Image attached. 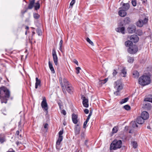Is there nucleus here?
Returning a JSON list of instances; mask_svg holds the SVG:
<instances>
[{
    "mask_svg": "<svg viewBox=\"0 0 152 152\" xmlns=\"http://www.w3.org/2000/svg\"><path fill=\"white\" fill-rule=\"evenodd\" d=\"M10 96V91L7 88L3 87L0 88V99L2 103H6L7 99Z\"/></svg>",
    "mask_w": 152,
    "mask_h": 152,
    "instance_id": "1",
    "label": "nucleus"
},
{
    "mask_svg": "<svg viewBox=\"0 0 152 152\" xmlns=\"http://www.w3.org/2000/svg\"><path fill=\"white\" fill-rule=\"evenodd\" d=\"M151 81V79L149 76L143 75L139 78L138 83L141 85L145 86L150 83Z\"/></svg>",
    "mask_w": 152,
    "mask_h": 152,
    "instance_id": "2",
    "label": "nucleus"
},
{
    "mask_svg": "<svg viewBox=\"0 0 152 152\" xmlns=\"http://www.w3.org/2000/svg\"><path fill=\"white\" fill-rule=\"evenodd\" d=\"M122 141L121 140H114L110 146V150H115L121 147Z\"/></svg>",
    "mask_w": 152,
    "mask_h": 152,
    "instance_id": "3",
    "label": "nucleus"
},
{
    "mask_svg": "<svg viewBox=\"0 0 152 152\" xmlns=\"http://www.w3.org/2000/svg\"><path fill=\"white\" fill-rule=\"evenodd\" d=\"M35 0H29V4L28 5V9H32L34 7L35 10H37L40 7L39 1H37L34 4Z\"/></svg>",
    "mask_w": 152,
    "mask_h": 152,
    "instance_id": "4",
    "label": "nucleus"
},
{
    "mask_svg": "<svg viewBox=\"0 0 152 152\" xmlns=\"http://www.w3.org/2000/svg\"><path fill=\"white\" fill-rule=\"evenodd\" d=\"M59 82L61 85L63 91L64 93H66V91L64 88V85L65 87L69 86L68 82L67 80L65 78H64L62 80L61 78H59Z\"/></svg>",
    "mask_w": 152,
    "mask_h": 152,
    "instance_id": "5",
    "label": "nucleus"
},
{
    "mask_svg": "<svg viewBox=\"0 0 152 152\" xmlns=\"http://www.w3.org/2000/svg\"><path fill=\"white\" fill-rule=\"evenodd\" d=\"M64 132L63 129L60 130L58 132V138L56 142V148L57 149H58V147L60 144L61 142L63 140V136L62 135L63 134Z\"/></svg>",
    "mask_w": 152,
    "mask_h": 152,
    "instance_id": "6",
    "label": "nucleus"
},
{
    "mask_svg": "<svg viewBox=\"0 0 152 152\" xmlns=\"http://www.w3.org/2000/svg\"><path fill=\"white\" fill-rule=\"evenodd\" d=\"M138 48L137 46L134 45L130 46L128 49V52L132 54L135 53L138 51Z\"/></svg>",
    "mask_w": 152,
    "mask_h": 152,
    "instance_id": "7",
    "label": "nucleus"
},
{
    "mask_svg": "<svg viewBox=\"0 0 152 152\" xmlns=\"http://www.w3.org/2000/svg\"><path fill=\"white\" fill-rule=\"evenodd\" d=\"M114 87L118 92H119L123 88V86L121 83L120 81L118 80L116 81L114 83Z\"/></svg>",
    "mask_w": 152,
    "mask_h": 152,
    "instance_id": "8",
    "label": "nucleus"
},
{
    "mask_svg": "<svg viewBox=\"0 0 152 152\" xmlns=\"http://www.w3.org/2000/svg\"><path fill=\"white\" fill-rule=\"evenodd\" d=\"M148 21V18H144L143 20L141 19H140L137 22L136 25L137 26L139 27H142V26L144 24L146 23Z\"/></svg>",
    "mask_w": 152,
    "mask_h": 152,
    "instance_id": "9",
    "label": "nucleus"
},
{
    "mask_svg": "<svg viewBox=\"0 0 152 152\" xmlns=\"http://www.w3.org/2000/svg\"><path fill=\"white\" fill-rule=\"evenodd\" d=\"M41 106L43 109L46 112V113H48V106L45 97H43V101L41 103Z\"/></svg>",
    "mask_w": 152,
    "mask_h": 152,
    "instance_id": "10",
    "label": "nucleus"
},
{
    "mask_svg": "<svg viewBox=\"0 0 152 152\" xmlns=\"http://www.w3.org/2000/svg\"><path fill=\"white\" fill-rule=\"evenodd\" d=\"M136 26L132 24L130 25L127 28V31L129 34L133 33L135 31Z\"/></svg>",
    "mask_w": 152,
    "mask_h": 152,
    "instance_id": "11",
    "label": "nucleus"
},
{
    "mask_svg": "<svg viewBox=\"0 0 152 152\" xmlns=\"http://www.w3.org/2000/svg\"><path fill=\"white\" fill-rule=\"evenodd\" d=\"M130 39L132 43V42L135 43L138 42L139 38L137 35H133L131 36Z\"/></svg>",
    "mask_w": 152,
    "mask_h": 152,
    "instance_id": "12",
    "label": "nucleus"
},
{
    "mask_svg": "<svg viewBox=\"0 0 152 152\" xmlns=\"http://www.w3.org/2000/svg\"><path fill=\"white\" fill-rule=\"evenodd\" d=\"M82 98L83 99V104L84 106L86 107H88V99L83 96H82Z\"/></svg>",
    "mask_w": 152,
    "mask_h": 152,
    "instance_id": "13",
    "label": "nucleus"
},
{
    "mask_svg": "<svg viewBox=\"0 0 152 152\" xmlns=\"http://www.w3.org/2000/svg\"><path fill=\"white\" fill-rule=\"evenodd\" d=\"M130 6L128 3H123L121 7L119 8V9H123L126 11L129 8Z\"/></svg>",
    "mask_w": 152,
    "mask_h": 152,
    "instance_id": "14",
    "label": "nucleus"
},
{
    "mask_svg": "<svg viewBox=\"0 0 152 152\" xmlns=\"http://www.w3.org/2000/svg\"><path fill=\"white\" fill-rule=\"evenodd\" d=\"M141 117L145 120L149 118V114L146 111H144L142 113Z\"/></svg>",
    "mask_w": 152,
    "mask_h": 152,
    "instance_id": "15",
    "label": "nucleus"
},
{
    "mask_svg": "<svg viewBox=\"0 0 152 152\" xmlns=\"http://www.w3.org/2000/svg\"><path fill=\"white\" fill-rule=\"evenodd\" d=\"M80 131V127L78 124L75 126V135H78L79 134Z\"/></svg>",
    "mask_w": 152,
    "mask_h": 152,
    "instance_id": "16",
    "label": "nucleus"
},
{
    "mask_svg": "<svg viewBox=\"0 0 152 152\" xmlns=\"http://www.w3.org/2000/svg\"><path fill=\"white\" fill-rule=\"evenodd\" d=\"M72 120L73 122L75 124H76L77 123V115L74 113L72 115Z\"/></svg>",
    "mask_w": 152,
    "mask_h": 152,
    "instance_id": "17",
    "label": "nucleus"
},
{
    "mask_svg": "<svg viewBox=\"0 0 152 152\" xmlns=\"http://www.w3.org/2000/svg\"><path fill=\"white\" fill-rule=\"evenodd\" d=\"M119 15L122 17H124L127 15V13L126 11L123 10L121 9L118 12Z\"/></svg>",
    "mask_w": 152,
    "mask_h": 152,
    "instance_id": "18",
    "label": "nucleus"
},
{
    "mask_svg": "<svg viewBox=\"0 0 152 152\" xmlns=\"http://www.w3.org/2000/svg\"><path fill=\"white\" fill-rule=\"evenodd\" d=\"M144 120H145L141 117H139L137 118V124H142L144 122Z\"/></svg>",
    "mask_w": 152,
    "mask_h": 152,
    "instance_id": "19",
    "label": "nucleus"
},
{
    "mask_svg": "<svg viewBox=\"0 0 152 152\" xmlns=\"http://www.w3.org/2000/svg\"><path fill=\"white\" fill-rule=\"evenodd\" d=\"M116 31L119 32H121L123 34H125V27H118L116 29Z\"/></svg>",
    "mask_w": 152,
    "mask_h": 152,
    "instance_id": "20",
    "label": "nucleus"
},
{
    "mask_svg": "<svg viewBox=\"0 0 152 152\" xmlns=\"http://www.w3.org/2000/svg\"><path fill=\"white\" fill-rule=\"evenodd\" d=\"M66 91L69 93H72L73 91V88L72 86H68L65 87Z\"/></svg>",
    "mask_w": 152,
    "mask_h": 152,
    "instance_id": "21",
    "label": "nucleus"
},
{
    "mask_svg": "<svg viewBox=\"0 0 152 152\" xmlns=\"http://www.w3.org/2000/svg\"><path fill=\"white\" fill-rule=\"evenodd\" d=\"M49 61L48 62L49 67L52 73H54L55 72V71L54 68L53 67L52 63L50 61V59H49Z\"/></svg>",
    "mask_w": 152,
    "mask_h": 152,
    "instance_id": "22",
    "label": "nucleus"
},
{
    "mask_svg": "<svg viewBox=\"0 0 152 152\" xmlns=\"http://www.w3.org/2000/svg\"><path fill=\"white\" fill-rule=\"evenodd\" d=\"M143 107L147 110H150L151 108V106L150 103H147L144 105Z\"/></svg>",
    "mask_w": 152,
    "mask_h": 152,
    "instance_id": "23",
    "label": "nucleus"
},
{
    "mask_svg": "<svg viewBox=\"0 0 152 152\" xmlns=\"http://www.w3.org/2000/svg\"><path fill=\"white\" fill-rule=\"evenodd\" d=\"M5 140V136L4 134H0V142L2 143Z\"/></svg>",
    "mask_w": 152,
    "mask_h": 152,
    "instance_id": "24",
    "label": "nucleus"
},
{
    "mask_svg": "<svg viewBox=\"0 0 152 152\" xmlns=\"http://www.w3.org/2000/svg\"><path fill=\"white\" fill-rule=\"evenodd\" d=\"M36 82L35 83V88L37 89L38 88V87L39 86H40L41 81L37 77H36Z\"/></svg>",
    "mask_w": 152,
    "mask_h": 152,
    "instance_id": "25",
    "label": "nucleus"
},
{
    "mask_svg": "<svg viewBox=\"0 0 152 152\" xmlns=\"http://www.w3.org/2000/svg\"><path fill=\"white\" fill-rule=\"evenodd\" d=\"M133 76L134 78H137L139 76V74L137 71H134L133 72Z\"/></svg>",
    "mask_w": 152,
    "mask_h": 152,
    "instance_id": "26",
    "label": "nucleus"
},
{
    "mask_svg": "<svg viewBox=\"0 0 152 152\" xmlns=\"http://www.w3.org/2000/svg\"><path fill=\"white\" fill-rule=\"evenodd\" d=\"M125 45L127 47H130L133 44V43L130 40H128L125 42Z\"/></svg>",
    "mask_w": 152,
    "mask_h": 152,
    "instance_id": "27",
    "label": "nucleus"
},
{
    "mask_svg": "<svg viewBox=\"0 0 152 152\" xmlns=\"http://www.w3.org/2000/svg\"><path fill=\"white\" fill-rule=\"evenodd\" d=\"M130 19L129 17L125 18L124 20V23L125 24H129L130 22Z\"/></svg>",
    "mask_w": 152,
    "mask_h": 152,
    "instance_id": "28",
    "label": "nucleus"
},
{
    "mask_svg": "<svg viewBox=\"0 0 152 152\" xmlns=\"http://www.w3.org/2000/svg\"><path fill=\"white\" fill-rule=\"evenodd\" d=\"M129 100V98L128 97L124 99H122L120 102V103L121 104H123L127 102Z\"/></svg>",
    "mask_w": 152,
    "mask_h": 152,
    "instance_id": "29",
    "label": "nucleus"
},
{
    "mask_svg": "<svg viewBox=\"0 0 152 152\" xmlns=\"http://www.w3.org/2000/svg\"><path fill=\"white\" fill-rule=\"evenodd\" d=\"M121 72L122 74L123 75V76L124 77H125L126 74V70L125 68H123V69L122 70Z\"/></svg>",
    "mask_w": 152,
    "mask_h": 152,
    "instance_id": "30",
    "label": "nucleus"
},
{
    "mask_svg": "<svg viewBox=\"0 0 152 152\" xmlns=\"http://www.w3.org/2000/svg\"><path fill=\"white\" fill-rule=\"evenodd\" d=\"M136 34L139 36H141L142 34V32L141 30H138L137 31Z\"/></svg>",
    "mask_w": 152,
    "mask_h": 152,
    "instance_id": "31",
    "label": "nucleus"
},
{
    "mask_svg": "<svg viewBox=\"0 0 152 152\" xmlns=\"http://www.w3.org/2000/svg\"><path fill=\"white\" fill-rule=\"evenodd\" d=\"M86 41L88 42L92 46H94V44L93 42L91 41L90 39L88 37H87L86 39Z\"/></svg>",
    "mask_w": 152,
    "mask_h": 152,
    "instance_id": "32",
    "label": "nucleus"
},
{
    "mask_svg": "<svg viewBox=\"0 0 152 152\" xmlns=\"http://www.w3.org/2000/svg\"><path fill=\"white\" fill-rule=\"evenodd\" d=\"M132 126L134 128H137L138 126L137 123L135 122H132Z\"/></svg>",
    "mask_w": 152,
    "mask_h": 152,
    "instance_id": "33",
    "label": "nucleus"
},
{
    "mask_svg": "<svg viewBox=\"0 0 152 152\" xmlns=\"http://www.w3.org/2000/svg\"><path fill=\"white\" fill-rule=\"evenodd\" d=\"M144 101L149 102L152 103V98L149 97H146L145 98Z\"/></svg>",
    "mask_w": 152,
    "mask_h": 152,
    "instance_id": "34",
    "label": "nucleus"
},
{
    "mask_svg": "<svg viewBox=\"0 0 152 152\" xmlns=\"http://www.w3.org/2000/svg\"><path fill=\"white\" fill-rule=\"evenodd\" d=\"M118 130V127L116 126L114 127L112 129V132L113 133H116Z\"/></svg>",
    "mask_w": 152,
    "mask_h": 152,
    "instance_id": "35",
    "label": "nucleus"
},
{
    "mask_svg": "<svg viewBox=\"0 0 152 152\" xmlns=\"http://www.w3.org/2000/svg\"><path fill=\"white\" fill-rule=\"evenodd\" d=\"M39 15L37 13H34L33 14L34 18L35 19H38L39 18Z\"/></svg>",
    "mask_w": 152,
    "mask_h": 152,
    "instance_id": "36",
    "label": "nucleus"
},
{
    "mask_svg": "<svg viewBox=\"0 0 152 152\" xmlns=\"http://www.w3.org/2000/svg\"><path fill=\"white\" fill-rule=\"evenodd\" d=\"M127 60L128 62L131 63L133 62L134 59L133 58H128Z\"/></svg>",
    "mask_w": 152,
    "mask_h": 152,
    "instance_id": "37",
    "label": "nucleus"
},
{
    "mask_svg": "<svg viewBox=\"0 0 152 152\" xmlns=\"http://www.w3.org/2000/svg\"><path fill=\"white\" fill-rule=\"evenodd\" d=\"M52 55L53 57H57L56 51L54 48L52 50Z\"/></svg>",
    "mask_w": 152,
    "mask_h": 152,
    "instance_id": "38",
    "label": "nucleus"
},
{
    "mask_svg": "<svg viewBox=\"0 0 152 152\" xmlns=\"http://www.w3.org/2000/svg\"><path fill=\"white\" fill-rule=\"evenodd\" d=\"M132 144L133 148H137V144L136 142L135 141H133L132 142Z\"/></svg>",
    "mask_w": 152,
    "mask_h": 152,
    "instance_id": "39",
    "label": "nucleus"
},
{
    "mask_svg": "<svg viewBox=\"0 0 152 152\" xmlns=\"http://www.w3.org/2000/svg\"><path fill=\"white\" fill-rule=\"evenodd\" d=\"M124 108L126 110H129L130 109V106L128 105H126L124 106Z\"/></svg>",
    "mask_w": 152,
    "mask_h": 152,
    "instance_id": "40",
    "label": "nucleus"
},
{
    "mask_svg": "<svg viewBox=\"0 0 152 152\" xmlns=\"http://www.w3.org/2000/svg\"><path fill=\"white\" fill-rule=\"evenodd\" d=\"M75 0H72L70 4V6L69 7H72L73 5L75 4Z\"/></svg>",
    "mask_w": 152,
    "mask_h": 152,
    "instance_id": "41",
    "label": "nucleus"
},
{
    "mask_svg": "<svg viewBox=\"0 0 152 152\" xmlns=\"http://www.w3.org/2000/svg\"><path fill=\"white\" fill-rule=\"evenodd\" d=\"M53 60L55 64L57 65L58 64V58H53Z\"/></svg>",
    "mask_w": 152,
    "mask_h": 152,
    "instance_id": "42",
    "label": "nucleus"
},
{
    "mask_svg": "<svg viewBox=\"0 0 152 152\" xmlns=\"http://www.w3.org/2000/svg\"><path fill=\"white\" fill-rule=\"evenodd\" d=\"M37 32L39 35H41L42 34V32L41 29L39 28L37 29Z\"/></svg>",
    "mask_w": 152,
    "mask_h": 152,
    "instance_id": "43",
    "label": "nucleus"
},
{
    "mask_svg": "<svg viewBox=\"0 0 152 152\" xmlns=\"http://www.w3.org/2000/svg\"><path fill=\"white\" fill-rule=\"evenodd\" d=\"M81 68L79 67H77L76 68V73L77 74H78L80 72V70H81Z\"/></svg>",
    "mask_w": 152,
    "mask_h": 152,
    "instance_id": "44",
    "label": "nucleus"
},
{
    "mask_svg": "<svg viewBox=\"0 0 152 152\" xmlns=\"http://www.w3.org/2000/svg\"><path fill=\"white\" fill-rule=\"evenodd\" d=\"M63 43V41L62 39H61V40L60 41V42L59 43V45L60 46L59 49L61 50V49L62 48V44Z\"/></svg>",
    "mask_w": 152,
    "mask_h": 152,
    "instance_id": "45",
    "label": "nucleus"
},
{
    "mask_svg": "<svg viewBox=\"0 0 152 152\" xmlns=\"http://www.w3.org/2000/svg\"><path fill=\"white\" fill-rule=\"evenodd\" d=\"M89 121L86 119V121L84 122L83 125V128H85L86 127L87 124Z\"/></svg>",
    "mask_w": 152,
    "mask_h": 152,
    "instance_id": "46",
    "label": "nucleus"
},
{
    "mask_svg": "<svg viewBox=\"0 0 152 152\" xmlns=\"http://www.w3.org/2000/svg\"><path fill=\"white\" fill-rule=\"evenodd\" d=\"M132 5L133 6H135L136 5V0H132Z\"/></svg>",
    "mask_w": 152,
    "mask_h": 152,
    "instance_id": "47",
    "label": "nucleus"
},
{
    "mask_svg": "<svg viewBox=\"0 0 152 152\" xmlns=\"http://www.w3.org/2000/svg\"><path fill=\"white\" fill-rule=\"evenodd\" d=\"M92 112L90 111L89 114L87 117V118L86 119L87 120L89 121V119H90V117H91V115H92Z\"/></svg>",
    "mask_w": 152,
    "mask_h": 152,
    "instance_id": "48",
    "label": "nucleus"
},
{
    "mask_svg": "<svg viewBox=\"0 0 152 152\" xmlns=\"http://www.w3.org/2000/svg\"><path fill=\"white\" fill-rule=\"evenodd\" d=\"M108 80V79L107 78H106L104 79V80H102L101 81L102 82H101V83L102 84H104Z\"/></svg>",
    "mask_w": 152,
    "mask_h": 152,
    "instance_id": "49",
    "label": "nucleus"
},
{
    "mask_svg": "<svg viewBox=\"0 0 152 152\" xmlns=\"http://www.w3.org/2000/svg\"><path fill=\"white\" fill-rule=\"evenodd\" d=\"M61 113L63 114L64 115H65L66 114V111L64 110H61Z\"/></svg>",
    "mask_w": 152,
    "mask_h": 152,
    "instance_id": "50",
    "label": "nucleus"
},
{
    "mask_svg": "<svg viewBox=\"0 0 152 152\" xmlns=\"http://www.w3.org/2000/svg\"><path fill=\"white\" fill-rule=\"evenodd\" d=\"M73 62L75 64H76L77 66L78 65V61L76 60L75 59H74V60H73Z\"/></svg>",
    "mask_w": 152,
    "mask_h": 152,
    "instance_id": "51",
    "label": "nucleus"
},
{
    "mask_svg": "<svg viewBox=\"0 0 152 152\" xmlns=\"http://www.w3.org/2000/svg\"><path fill=\"white\" fill-rule=\"evenodd\" d=\"M117 73V71L115 70H114L113 73V76H115L116 75Z\"/></svg>",
    "mask_w": 152,
    "mask_h": 152,
    "instance_id": "52",
    "label": "nucleus"
},
{
    "mask_svg": "<svg viewBox=\"0 0 152 152\" xmlns=\"http://www.w3.org/2000/svg\"><path fill=\"white\" fill-rule=\"evenodd\" d=\"M84 113L86 114H88L89 113V110L87 109H86L84 110Z\"/></svg>",
    "mask_w": 152,
    "mask_h": 152,
    "instance_id": "53",
    "label": "nucleus"
},
{
    "mask_svg": "<svg viewBox=\"0 0 152 152\" xmlns=\"http://www.w3.org/2000/svg\"><path fill=\"white\" fill-rule=\"evenodd\" d=\"M7 152H15V151L12 149L10 148Z\"/></svg>",
    "mask_w": 152,
    "mask_h": 152,
    "instance_id": "54",
    "label": "nucleus"
},
{
    "mask_svg": "<svg viewBox=\"0 0 152 152\" xmlns=\"http://www.w3.org/2000/svg\"><path fill=\"white\" fill-rule=\"evenodd\" d=\"M48 126V124L46 123V124H45L44 125V128L45 129H47Z\"/></svg>",
    "mask_w": 152,
    "mask_h": 152,
    "instance_id": "55",
    "label": "nucleus"
},
{
    "mask_svg": "<svg viewBox=\"0 0 152 152\" xmlns=\"http://www.w3.org/2000/svg\"><path fill=\"white\" fill-rule=\"evenodd\" d=\"M142 1V3L143 4H146L147 2V0H141Z\"/></svg>",
    "mask_w": 152,
    "mask_h": 152,
    "instance_id": "56",
    "label": "nucleus"
},
{
    "mask_svg": "<svg viewBox=\"0 0 152 152\" xmlns=\"http://www.w3.org/2000/svg\"><path fill=\"white\" fill-rule=\"evenodd\" d=\"M118 92V91H117H117H116L114 93V94L115 95H116V96H117V95H118V92Z\"/></svg>",
    "mask_w": 152,
    "mask_h": 152,
    "instance_id": "57",
    "label": "nucleus"
},
{
    "mask_svg": "<svg viewBox=\"0 0 152 152\" xmlns=\"http://www.w3.org/2000/svg\"><path fill=\"white\" fill-rule=\"evenodd\" d=\"M27 11V9H26V10H24V11H22L21 12V13L22 14H24V13H25V12H26Z\"/></svg>",
    "mask_w": 152,
    "mask_h": 152,
    "instance_id": "58",
    "label": "nucleus"
},
{
    "mask_svg": "<svg viewBox=\"0 0 152 152\" xmlns=\"http://www.w3.org/2000/svg\"><path fill=\"white\" fill-rule=\"evenodd\" d=\"M19 131H17L16 132V134L17 135H18L19 134Z\"/></svg>",
    "mask_w": 152,
    "mask_h": 152,
    "instance_id": "59",
    "label": "nucleus"
},
{
    "mask_svg": "<svg viewBox=\"0 0 152 152\" xmlns=\"http://www.w3.org/2000/svg\"><path fill=\"white\" fill-rule=\"evenodd\" d=\"M147 128L148 129H151V130L152 131V130L151 129V126H147Z\"/></svg>",
    "mask_w": 152,
    "mask_h": 152,
    "instance_id": "60",
    "label": "nucleus"
},
{
    "mask_svg": "<svg viewBox=\"0 0 152 152\" xmlns=\"http://www.w3.org/2000/svg\"><path fill=\"white\" fill-rule=\"evenodd\" d=\"M16 144H17V145H19V142H18V141H17V142H16Z\"/></svg>",
    "mask_w": 152,
    "mask_h": 152,
    "instance_id": "61",
    "label": "nucleus"
},
{
    "mask_svg": "<svg viewBox=\"0 0 152 152\" xmlns=\"http://www.w3.org/2000/svg\"><path fill=\"white\" fill-rule=\"evenodd\" d=\"M26 29H29V27L28 26H26Z\"/></svg>",
    "mask_w": 152,
    "mask_h": 152,
    "instance_id": "62",
    "label": "nucleus"
},
{
    "mask_svg": "<svg viewBox=\"0 0 152 152\" xmlns=\"http://www.w3.org/2000/svg\"><path fill=\"white\" fill-rule=\"evenodd\" d=\"M87 140H86V141H85V145H86V143H87Z\"/></svg>",
    "mask_w": 152,
    "mask_h": 152,
    "instance_id": "63",
    "label": "nucleus"
},
{
    "mask_svg": "<svg viewBox=\"0 0 152 152\" xmlns=\"http://www.w3.org/2000/svg\"><path fill=\"white\" fill-rule=\"evenodd\" d=\"M21 60H22V58H21Z\"/></svg>",
    "mask_w": 152,
    "mask_h": 152,
    "instance_id": "64",
    "label": "nucleus"
}]
</instances>
